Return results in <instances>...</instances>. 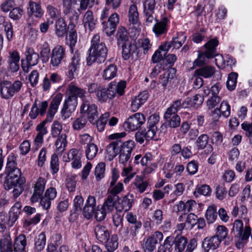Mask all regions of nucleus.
<instances>
[{"mask_svg":"<svg viewBox=\"0 0 252 252\" xmlns=\"http://www.w3.org/2000/svg\"><path fill=\"white\" fill-rule=\"evenodd\" d=\"M27 244L26 238L24 234L17 237L13 245L14 252H23Z\"/></svg>","mask_w":252,"mask_h":252,"instance_id":"58836bf2","label":"nucleus"},{"mask_svg":"<svg viewBox=\"0 0 252 252\" xmlns=\"http://www.w3.org/2000/svg\"><path fill=\"white\" fill-rule=\"evenodd\" d=\"M172 237L168 236L164 240L163 244L158 247L157 252H172Z\"/></svg>","mask_w":252,"mask_h":252,"instance_id":"a18cd8bd","label":"nucleus"},{"mask_svg":"<svg viewBox=\"0 0 252 252\" xmlns=\"http://www.w3.org/2000/svg\"><path fill=\"white\" fill-rule=\"evenodd\" d=\"M149 97V93L147 91H144L135 97L134 100L132 101L131 107L133 109H138L140 106L143 105L147 100Z\"/></svg>","mask_w":252,"mask_h":252,"instance_id":"7c9ffc66","label":"nucleus"},{"mask_svg":"<svg viewBox=\"0 0 252 252\" xmlns=\"http://www.w3.org/2000/svg\"><path fill=\"white\" fill-rule=\"evenodd\" d=\"M67 14L69 20L67 29L72 31L73 29H75L76 25L78 23V16L75 12L73 11H68L66 13V14Z\"/></svg>","mask_w":252,"mask_h":252,"instance_id":"4d7b16f0","label":"nucleus"},{"mask_svg":"<svg viewBox=\"0 0 252 252\" xmlns=\"http://www.w3.org/2000/svg\"><path fill=\"white\" fill-rule=\"evenodd\" d=\"M108 252H114L118 247V237L116 234H113L103 242Z\"/></svg>","mask_w":252,"mask_h":252,"instance_id":"72a5a7b5","label":"nucleus"},{"mask_svg":"<svg viewBox=\"0 0 252 252\" xmlns=\"http://www.w3.org/2000/svg\"><path fill=\"white\" fill-rule=\"evenodd\" d=\"M96 96L99 101L101 102H104L107 101L109 99H112L109 95V94L106 90V88H103L102 86L100 87V89L96 94Z\"/></svg>","mask_w":252,"mask_h":252,"instance_id":"e2e57ef3","label":"nucleus"},{"mask_svg":"<svg viewBox=\"0 0 252 252\" xmlns=\"http://www.w3.org/2000/svg\"><path fill=\"white\" fill-rule=\"evenodd\" d=\"M238 76V73L234 72H231L228 74L226 86L229 91H233L235 89Z\"/></svg>","mask_w":252,"mask_h":252,"instance_id":"864d4df0","label":"nucleus"},{"mask_svg":"<svg viewBox=\"0 0 252 252\" xmlns=\"http://www.w3.org/2000/svg\"><path fill=\"white\" fill-rule=\"evenodd\" d=\"M66 137L65 134H61L56 141V151L58 154H62L65 150L67 144Z\"/></svg>","mask_w":252,"mask_h":252,"instance_id":"79ce46f5","label":"nucleus"},{"mask_svg":"<svg viewBox=\"0 0 252 252\" xmlns=\"http://www.w3.org/2000/svg\"><path fill=\"white\" fill-rule=\"evenodd\" d=\"M135 147V143L132 140H128L125 142H122L121 140V145H119L120 162L125 164L127 162L131 157L132 150Z\"/></svg>","mask_w":252,"mask_h":252,"instance_id":"9d476101","label":"nucleus"},{"mask_svg":"<svg viewBox=\"0 0 252 252\" xmlns=\"http://www.w3.org/2000/svg\"><path fill=\"white\" fill-rule=\"evenodd\" d=\"M164 117L166 120H169V125L170 127L176 128L179 126L180 125L181 119L174 112L166 111Z\"/></svg>","mask_w":252,"mask_h":252,"instance_id":"2f4dec72","label":"nucleus"},{"mask_svg":"<svg viewBox=\"0 0 252 252\" xmlns=\"http://www.w3.org/2000/svg\"><path fill=\"white\" fill-rule=\"evenodd\" d=\"M45 122H41L37 125L36 130L38 134L36 135L34 141L37 143H42L43 136L47 133V128L45 127Z\"/></svg>","mask_w":252,"mask_h":252,"instance_id":"09e8293b","label":"nucleus"},{"mask_svg":"<svg viewBox=\"0 0 252 252\" xmlns=\"http://www.w3.org/2000/svg\"><path fill=\"white\" fill-rule=\"evenodd\" d=\"M26 59H22L21 67L25 73L29 71L30 68L36 65L39 61V55L32 48L27 47L25 52Z\"/></svg>","mask_w":252,"mask_h":252,"instance_id":"6e6552de","label":"nucleus"},{"mask_svg":"<svg viewBox=\"0 0 252 252\" xmlns=\"http://www.w3.org/2000/svg\"><path fill=\"white\" fill-rule=\"evenodd\" d=\"M0 252H12L11 239L9 235H4L0 239Z\"/></svg>","mask_w":252,"mask_h":252,"instance_id":"e433bc0d","label":"nucleus"},{"mask_svg":"<svg viewBox=\"0 0 252 252\" xmlns=\"http://www.w3.org/2000/svg\"><path fill=\"white\" fill-rule=\"evenodd\" d=\"M121 46L122 57L125 60H127L131 56L133 57L137 50L136 45L131 42L122 44Z\"/></svg>","mask_w":252,"mask_h":252,"instance_id":"bb28decb","label":"nucleus"},{"mask_svg":"<svg viewBox=\"0 0 252 252\" xmlns=\"http://www.w3.org/2000/svg\"><path fill=\"white\" fill-rule=\"evenodd\" d=\"M119 22V17L118 14L116 13L112 14L107 22H102L103 31L108 36L113 35L116 31Z\"/></svg>","mask_w":252,"mask_h":252,"instance_id":"9b49d317","label":"nucleus"},{"mask_svg":"<svg viewBox=\"0 0 252 252\" xmlns=\"http://www.w3.org/2000/svg\"><path fill=\"white\" fill-rule=\"evenodd\" d=\"M15 5L13 0H4L0 4V9L4 13L10 12Z\"/></svg>","mask_w":252,"mask_h":252,"instance_id":"0e129e2a","label":"nucleus"},{"mask_svg":"<svg viewBox=\"0 0 252 252\" xmlns=\"http://www.w3.org/2000/svg\"><path fill=\"white\" fill-rule=\"evenodd\" d=\"M46 181L43 177H39L35 182L33 186V194L31 198L32 202H37L39 198L42 195L45 189Z\"/></svg>","mask_w":252,"mask_h":252,"instance_id":"2eb2a0df","label":"nucleus"},{"mask_svg":"<svg viewBox=\"0 0 252 252\" xmlns=\"http://www.w3.org/2000/svg\"><path fill=\"white\" fill-rule=\"evenodd\" d=\"M117 198H114V195H108L104 200L101 207L108 214L112 213L115 208Z\"/></svg>","mask_w":252,"mask_h":252,"instance_id":"c9c22d12","label":"nucleus"},{"mask_svg":"<svg viewBox=\"0 0 252 252\" xmlns=\"http://www.w3.org/2000/svg\"><path fill=\"white\" fill-rule=\"evenodd\" d=\"M220 240L214 235L211 237L205 238L202 243L204 252H208L210 250H216L220 244Z\"/></svg>","mask_w":252,"mask_h":252,"instance_id":"412c9836","label":"nucleus"},{"mask_svg":"<svg viewBox=\"0 0 252 252\" xmlns=\"http://www.w3.org/2000/svg\"><path fill=\"white\" fill-rule=\"evenodd\" d=\"M156 23L153 27V32L157 36L166 34L168 31L167 24L169 22V19L167 17L162 18L161 20L158 21L157 19H155Z\"/></svg>","mask_w":252,"mask_h":252,"instance_id":"aec40b11","label":"nucleus"},{"mask_svg":"<svg viewBox=\"0 0 252 252\" xmlns=\"http://www.w3.org/2000/svg\"><path fill=\"white\" fill-rule=\"evenodd\" d=\"M155 0H145L144 2V16L147 24H151L156 19L155 14Z\"/></svg>","mask_w":252,"mask_h":252,"instance_id":"ddd939ff","label":"nucleus"},{"mask_svg":"<svg viewBox=\"0 0 252 252\" xmlns=\"http://www.w3.org/2000/svg\"><path fill=\"white\" fill-rule=\"evenodd\" d=\"M134 201V196L131 194H127L124 196L121 202L116 206L115 209L117 212H126L132 207Z\"/></svg>","mask_w":252,"mask_h":252,"instance_id":"6ab92c4d","label":"nucleus"},{"mask_svg":"<svg viewBox=\"0 0 252 252\" xmlns=\"http://www.w3.org/2000/svg\"><path fill=\"white\" fill-rule=\"evenodd\" d=\"M78 151L76 149H72L67 154V159H64L65 156L63 157V160L65 162H69L73 160L71 163L72 167L73 168L79 169L82 166L81 158L78 156Z\"/></svg>","mask_w":252,"mask_h":252,"instance_id":"4be33fe9","label":"nucleus"},{"mask_svg":"<svg viewBox=\"0 0 252 252\" xmlns=\"http://www.w3.org/2000/svg\"><path fill=\"white\" fill-rule=\"evenodd\" d=\"M126 87V82L125 81H121L118 83L113 81L109 84L106 90L108 93L109 94L110 96L113 98L116 94H118L119 95H123Z\"/></svg>","mask_w":252,"mask_h":252,"instance_id":"dca6fc26","label":"nucleus"},{"mask_svg":"<svg viewBox=\"0 0 252 252\" xmlns=\"http://www.w3.org/2000/svg\"><path fill=\"white\" fill-rule=\"evenodd\" d=\"M55 33L59 37H63L67 31L66 24L63 18H59L55 22Z\"/></svg>","mask_w":252,"mask_h":252,"instance_id":"f704fd0d","label":"nucleus"},{"mask_svg":"<svg viewBox=\"0 0 252 252\" xmlns=\"http://www.w3.org/2000/svg\"><path fill=\"white\" fill-rule=\"evenodd\" d=\"M105 171V164L104 162H99L95 168L94 175L97 181H99L104 177Z\"/></svg>","mask_w":252,"mask_h":252,"instance_id":"680f3d73","label":"nucleus"},{"mask_svg":"<svg viewBox=\"0 0 252 252\" xmlns=\"http://www.w3.org/2000/svg\"><path fill=\"white\" fill-rule=\"evenodd\" d=\"M128 20L129 23L133 25H138L139 23V13L135 4H132L129 6Z\"/></svg>","mask_w":252,"mask_h":252,"instance_id":"ea45409f","label":"nucleus"},{"mask_svg":"<svg viewBox=\"0 0 252 252\" xmlns=\"http://www.w3.org/2000/svg\"><path fill=\"white\" fill-rule=\"evenodd\" d=\"M86 93L85 90L77 87L74 82L69 84L66 90V95H69L76 99L78 97L82 98L83 103L80 110H96L97 107L96 105L91 103L85 98Z\"/></svg>","mask_w":252,"mask_h":252,"instance_id":"7ed1b4c3","label":"nucleus"},{"mask_svg":"<svg viewBox=\"0 0 252 252\" xmlns=\"http://www.w3.org/2000/svg\"><path fill=\"white\" fill-rule=\"evenodd\" d=\"M192 105V102L190 98H187L184 101L181 99H178L174 101L172 104L167 108L166 110H178L179 109L189 108Z\"/></svg>","mask_w":252,"mask_h":252,"instance_id":"cd10ccee","label":"nucleus"},{"mask_svg":"<svg viewBox=\"0 0 252 252\" xmlns=\"http://www.w3.org/2000/svg\"><path fill=\"white\" fill-rule=\"evenodd\" d=\"M232 228L231 233L239 238L242 242H246L251 234V228L249 226H245L244 228V224L242 220L237 219L231 223Z\"/></svg>","mask_w":252,"mask_h":252,"instance_id":"39448f33","label":"nucleus"},{"mask_svg":"<svg viewBox=\"0 0 252 252\" xmlns=\"http://www.w3.org/2000/svg\"><path fill=\"white\" fill-rule=\"evenodd\" d=\"M98 152L97 146L94 144L91 143L87 145L85 148V154L88 160H92L95 157Z\"/></svg>","mask_w":252,"mask_h":252,"instance_id":"de8ad7c7","label":"nucleus"},{"mask_svg":"<svg viewBox=\"0 0 252 252\" xmlns=\"http://www.w3.org/2000/svg\"><path fill=\"white\" fill-rule=\"evenodd\" d=\"M159 121V116L157 114H153L149 117L148 121V125L144 129L138 130L135 133V141L142 144L144 141H149L153 139L156 136L158 124Z\"/></svg>","mask_w":252,"mask_h":252,"instance_id":"f03ea898","label":"nucleus"},{"mask_svg":"<svg viewBox=\"0 0 252 252\" xmlns=\"http://www.w3.org/2000/svg\"><path fill=\"white\" fill-rule=\"evenodd\" d=\"M83 23L86 29L92 31L94 29L96 23V20L94 19L93 12L88 10L84 15Z\"/></svg>","mask_w":252,"mask_h":252,"instance_id":"a878e982","label":"nucleus"},{"mask_svg":"<svg viewBox=\"0 0 252 252\" xmlns=\"http://www.w3.org/2000/svg\"><path fill=\"white\" fill-rule=\"evenodd\" d=\"M16 158L14 156H9L7 158L6 172L7 176L5 180V186L12 184L16 180L15 179L21 178L20 170L16 167Z\"/></svg>","mask_w":252,"mask_h":252,"instance_id":"20e7f679","label":"nucleus"},{"mask_svg":"<svg viewBox=\"0 0 252 252\" xmlns=\"http://www.w3.org/2000/svg\"><path fill=\"white\" fill-rule=\"evenodd\" d=\"M87 111H81V116L77 118L73 124V127L75 130H80L85 126L87 120L85 118Z\"/></svg>","mask_w":252,"mask_h":252,"instance_id":"8fccbe9b","label":"nucleus"},{"mask_svg":"<svg viewBox=\"0 0 252 252\" xmlns=\"http://www.w3.org/2000/svg\"><path fill=\"white\" fill-rule=\"evenodd\" d=\"M175 71L174 68L165 72L162 75H160L159 82L164 88H165L167 84L171 82L175 75Z\"/></svg>","mask_w":252,"mask_h":252,"instance_id":"c03bdc74","label":"nucleus"},{"mask_svg":"<svg viewBox=\"0 0 252 252\" xmlns=\"http://www.w3.org/2000/svg\"><path fill=\"white\" fill-rule=\"evenodd\" d=\"M23 85L22 82L16 80L12 84L9 81H3V85L0 90L2 97L5 99L11 98L15 93L20 91Z\"/></svg>","mask_w":252,"mask_h":252,"instance_id":"0eeeda50","label":"nucleus"},{"mask_svg":"<svg viewBox=\"0 0 252 252\" xmlns=\"http://www.w3.org/2000/svg\"><path fill=\"white\" fill-rule=\"evenodd\" d=\"M71 60V63L68 66L67 74L70 80L74 78L75 75L77 74V71L80 67L81 57L80 54L78 51L75 52Z\"/></svg>","mask_w":252,"mask_h":252,"instance_id":"4468645a","label":"nucleus"},{"mask_svg":"<svg viewBox=\"0 0 252 252\" xmlns=\"http://www.w3.org/2000/svg\"><path fill=\"white\" fill-rule=\"evenodd\" d=\"M63 130V126L61 123L57 121H55L51 127V134L54 138L59 137Z\"/></svg>","mask_w":252,"mask_h":252,"instance_id":"774afa93","label":"nucleus"},{"mask_svg":"<svg viewBox=\"0 0 252 252\" xmlns=\"http://www.w3.org/2000/svg\"><path fill=\"white\" fill-rule=\"evenodd\" d=\"M67 96L62 110H75L77 105V99L69 95Z\"/></svg>","mask_w":252,"mask_h":252,"instance_id":"3c124183","label":"nucleus"},{"mask_svg":"<svg viewBox=\"0 0 252 252\" xmlns=\"http://www.w3.org/2000/svg\"><path fill=\"white\" fill-rule=\"evenodd\" d=\"M145 121L144 114L137 113L129 117L123 124V126L127 131H133L140 128Z\"/></svg>","mask_w":252,"mask_h":252,"instance_id":"1a4fd4ad","label":"nucleus"},{"mask_svg":"<svg viewBox=\"0 0 252 252\" xmlns=\"http://www.w3.org/2000/svg\"><path fill=\"white\" fill-rule=\"evenodd\" d=\"M65 49L61 45H57L52 51L50 56V63L54 67L59 66L65 58Z\"/></svg>","mask_w":252,"mask_h":252,"instance_id":"f8f14e48","label":"nucleus"},{"mask_svg":"<svg viewBox=\"0 0 252 252\" xmlns=\"http://www.w3.org/2000/svg\"><path fill=\"white\" fill-rule=\"evenodd\" d=\"M108 50L104 42L100 40V36L96 34L91 40V47L89 50V56L87 58L88 65L96 62L99 63L104 62L107 55Z\"/></svg>","mask_w":252,"mask_h":252,"instance_id":"f257e3e1","label":"nucleus"},{"mask_svg":"<svg viewBox=\"0 0 252 252\" xmlns=\"http://www.w3.org/2000/svg\"><path fill=\"white\" fill-rule=\"evenodd\" d=\"M50 48L49 45L45 42L42 45L40 52L42 61L44 62H47L50 58Z\"/></svg>","mask_w":252,"mask_h":252,"instance_id":"69168bd1","label":"nucleus"},{"mask_svg":"<svg viewBox=\"0 0 252 252\" xmlns=\"http://www.w3.org/2000/svg\"><path fill=\"white\" fill-rule=\"evenodd\" d=\"M126 135L125 132L115 133L109 136V139L111 140L116 139L111 142L107 147L106 151L109 160L113 159L119 153H120L119 145H121V138L124 137Z\"/></svg>","mask_w":252,"mask_h":252,"instance_id":"423d86ee","label":"nucleus"},{"mask_svg":"<svg viewBox=\"0 0 252 252\" xmlns=\"http://www.w3.org/2000/svg\"><path fill=\"white\" fill-rule=\"evenodd\" d=\"M110 116L109 112H106L103 114H102L100 118L97 119L95 124L99 131H102L105 128V125L108 121V118Z\"/></svg>","mask_w":252,"mask_h":252,"instance_id":"6e6d98bb","label":"nucleus"},{"mask_svg":"<svg viewBox=\"0 0 252 252\" xmlns=\"http://www.w3.org/2000/svg\"><path fill=\"white\" fill-rule=\"evenodd\" d=\"M172 243L175 245V252H183L188 243V239L182 236H177L174 238L172 237Z\"/></svg>","mask_w":252,"mask_h":252,"instance_id":"c85d7f7f","label":"nucleus"},{"mask_svg":"<svg viewBox=\"0 0 252 252\" xmlns=\"http://www.w3.org/2000/svg\"><path fill=\"white\" fill-rule=\"evenodd\" d=\"M94 231L96 239L101 243L107 241V239L110 237L108 229L102 225H96L94 228Z\"/></svg>","mask_w":252,"mask_h":252,"instance_id":"393cba45","label":"nucleus"},{"mask_svg":"<svg viewBox=\"0 0 252 252\" xmlns=\"http://www.w3.org/2000/svg\"><path fill=\"white\" fill-rule=\"evenodd\" d=\"M248 214L247 207L244 205H239L237 203L233 207L231 211V215L234 218L240 217L245 219Z\"/></svg>","mask_w":252,"mask_h":252,"instance_id":"c756f323","label":"nucleus"},{"mask_svg":"<svg viewBox=\"0 0 252 252\" xmlns=\"http://www.w3.org/2000/svg\"><path fill=\"white\" fill-rule=\"evenodd\" d=\"M24 13L23 8L20 7H14L9 12V17L14 21H18L21 18Z\"/></svg>","mask_w":252,"mask_h":252,"instance_id":"bf43d9fd","label":"nucleus"},{"mask_svg":"<svg viewBox=\"0 0 252 252\" xmlns=\"http://www.w3.org/2000/svg\"><path fill=\"white\" fill-rule=\"evenodd\" d=\"M216 70L214 67L210 65H204L196 69L193 73L194 76H200L205 78H210L212 77Z\"/></svg>","mask_w":252,"mask_h":252,"instance_id":"5701e85b","label":"nucleus"},{"mask_svg":"<svg viewBox=\"0 0 252 252\" xmlns=\"http://www.w3.org/2000/svg\"><path fill=\"white\" fill-rule=\"evenodd\" d=\"M218 212L217 207L215 205L208 207L205 214V217L209 223L214 222L217 218Z\"/></svg>","mask_w":252,"mask_h":252,"instance_id":"49530a36","label":"nucleus"},{"mask_svg":"<svg viewBox=\"0 0 252 252\" xmlns=\"http://www.w3.org/2000/svg\"><path fill=\"white\" fill-rule=\"evenodd\" d=\"M29 6L30 11L29 13L31 15H33L39 18L43 16L44 11L39 4L34 1H30Z\"/></svg>","mask_w":252,"mask_h":252,"instance_id":"a19ab883","label":"nucleus"},{"mask_svg":"<svg viewBox=\"0 0 252 252\" xmlns=\"http://www.w3.org/2000/svg\"><path fill=\"white\" fill-rule=\"evenodd\" d=\"M96 207V199L94 196H88L83 209V214L87 219H91L94 213Z\"/></svg>","mask_w":252,"mask_h":252,"instance_id":"a211bd4d","label":"nucleus"},{"mask_svg":"<svg viewBox=\"0 0 252 252\" xmlns=\"http://www.w3.org/2000/svg\"><path fill=\"white\" fill-rule=\"evenodd\" d=\"M116 38L117 44L119 46L130 42L128 32L124 27H121L118 29Z\"/></svg>","mask_w":252,"mask_h":252,"instance_id":"473e14b6","label":"nucleus"},{"mask_svg":"<svg viewBox=\"0 0 252 252\" xmlns=\"http://www.w3.org/2000/svg\"><path fill=\"white\" fill-rule=\"evenodd\" d=\"M16 180L15 182L12 184H9L8 186H5V182H4V188L5 189L9 190L12 188H14L12 191L13 197L15 199L17 198L24 190V184L26 181L24 178H21L18 179H15L13 180Z\"/></svg>","mask_w":252,"mask_h":252,"instance_id":"f3484780","label":"nucleus"},{"mask_svg":"<svg viewBox=\"0 0 252 252\" xmlns=\"http://www.w3.org/2000/svg\"><path fill=\"white\" fill-rule=\"evenodd\" d=\"M216 231V234L214 236L217 237L220 242L226 238L228 235V229L225 226L218 225Z\"/></svg>","mask_w":252,"mask_h":252,"instance_id":"13d9d810","label":"nucleus"},{"mask_svg":"<svg viewBox=\"0 0 252 252\" xmlns=\"http://www.w3.org/2000/svg\"><path fill=\"white\" fill-rule=\"evenodd\" d=\"M213 58L209 56L205 51H199L197 58L193 63V67L202 66L207 63L208 59Z\"/></svg>","mask_w":252,"mask_h":252,"instance_id":"37998d69","label":"nucleus"},{"mask_svg":"<svg viewBox=\"0 0 252 252\" xmlns=\"http://www.w3.org/2000/svg\"><path fill=\"white\" fill-rule=\"evenodd\" d=\"M187 36L184 34H178L177 36L173 37L170 42L172 47L175 49H179L184 43Z\"/></svg>","mask_w":252,"mask_h":252,"instance_id":"5fc2aeb1","label":"nucleus"},{"mask_svg":"<svg viewBox=\"0 0 252 252\" xmlns=\"http://www.w3.org/2000/svg\"><path fill=\"white\" fill-rule=\"evenodd\" d=\"M117 72V67L114 64L111 63L108 65L104 69L102 76L104 80H110L114 78Z\"/></svg>","mask_w":252,"mask_h":252,"instance_id":"4c0bfd02","label":"nucleus"},{"mask_svg":"<svg viewBox=\"0 0 252 252\" xmlns=\"http://www.w3.org/2000/svg\"><path fill=\"white\" fill-rule=\"evenodd\" d=\"M209 140L208 135L203 134L200 135L195 142L196 146L198 150L204 149L207 145Z\"/></svg>","mask_w":252,"mask_h":252,"instance_id":"052dcab7","label":"nucleus"},{"mask_svg":"<svg viewBox=\"0 0 252 252\" xmlns=\"http://www.w3.org/2000/svg\"><path fill=\"white\" fill-rule=\"evenodd\" d=\"M219 44V40L217 38H214L209 40L207 43H206L204 47L205 48V52L208 56L212 57L213 58L218 55L217 52V47Z\"/></svg>","mask_w":252,"mask_h":252,"instance_id":"b1692460","label":"nucleus"},{"mask_svg":"<svg viewBox=\"0 0 252 252\" xmlns=\"http://www.w3.org/2000/svg\"><path fill=\"white\" fill-rule=\"evenodd\" d=\"M63 95L58 93L52 99L48 110H57L62 100Z\"/></svg>","mask_w":252,"mask_h":252,"instance_id":"338daca9","label":"nucleus"},{"mask_svg":"<svg viewBox=\"0 0 252 252\" xmlns=\"http://www.w3.org/2000/svg\"><path fill=\"white\" fill-rule=\"evenodd\" d=\"M134 185L140 193H143L148 186V183L144 180L142 177L137 176L134 180Z\"/></svg>","mask_w":252,"mask_h":252,"instance_id":"603ef678","label":"nucleus"}]
</instances>
